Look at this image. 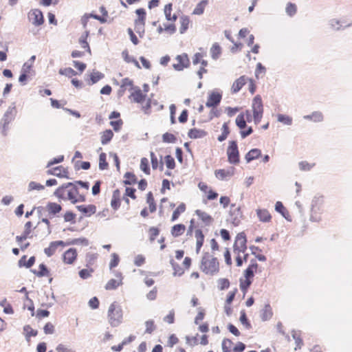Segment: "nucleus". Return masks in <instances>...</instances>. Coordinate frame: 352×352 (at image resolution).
Listing matches in <instances>:
<instances>
[{
    "label": "nucleus",
    "instance_id": "8",
    "mask_svg": "<svg viewBox=\"0 0 352 352\" xmlns=\"http://www.w3.org/2000/svg\"><path fill=\"white\" fill-rule=\"evenodd\" d=\"M246 242L247 240L245 234L243 232L239 233L234 244V252L243 253L247 249Z\"/></svg>",
    "mask_w": 352,
    "mask_h": 352
},
{
    "label": "nucleus",
    "instance_id": "51",
    "mask_svg": "<svg viewBox=\"0 0 352 352\" xmlns=\"http://www.w3.org/2000/svg\"><path fill=\"white\" fill-rule=\"evenodd\" d=\"M162 140L166 143H175L177 140V138L172 133H165L162 135Z\"/></svg>",
    "mask_w": 352,
    "mask_h": 352
},
{
    "label": "nucleus",
    "instance_id": "31",
    "mask_svg": "<svg viewBox=\"0 0 352 352\" xmlns=\"http://www.w3.org/2000/svg\"><path fill=\"white\" fill-rule=\"evenodd\" d=\"M277 120L278 122H281L287 126L292 125L293 122L292 117L287 115L280 113L277 115Z\"/></svg>",
    "mask_w": 352,
    "mask_h": 352
},
{
    "label": "nucleus",
    "instance_id": "64",
    "mask_svg": "<svg viewBox=\"0 0 352 352\" xmlns=\"http://www.w3.org/2000/svg\"><path fill=\"white\" fill-rule=\"evenodd\" d=\"M57 352H74L72 349L67 347L65 345L60 344L56 349Z\"/></svg>",
    "mask_w": 352,
    "mask_h": 352
},
{
    "label": "nucleus",
    "instance_id": "14",
    "mask_svg": "<svg viewBox=\"0 0 352 352\" xmlns=\"http://www.w3.org/2000/svg\"><path fill=\"white\" fill-rule=\"evenodd\" d=\"M248 80L249 78L245 76L239 77L234 82L231 88L232 92L235 94L239 91Z\"/></svg>",
    "mask_w": 352,
    "mask_h": 352
},
{
    "label": "nucleus",
    "instance_id": "13",
    "mask_svg": "<svg viewBox=\"0 0 352 352\" xmlns=\"http://www.w3.org/2000/svg\"><path fill=\"white\" fill-rule=\"evenodd\" d=\"M234 168L233 167H230V168L226 169H219L216 170L214 172L215 176L217 178L221 180L226 179L232 177L234 175Z\"/></svg>",
    "mask_w": 352,
    "mask_h": 352
},
{
    "label": "nucleus",
    "instance_id": "20",
    "mask_svg": "<svg viewBox=\"0 0 352 352\" xmlns=\"http://www.w3.org/2000/svg\"><path fill=\"white\" fill-rule=\"evenodd\" d=\"M116 276L118 277L119 279L109 280L105 285L106 289H107V290L115 289L122 283L121 274H116Z\"/></svg>",
    "mask_w": 352,
    "mask_h": 352
},
{
    "label": "nucleus",
    "instance_id": "1",
    "mask_svg": "<svg viewBox=\"0 0 352 352\" xmlns=\"http://www.w3.org/2000/svg\"><path fill=\"white\" fill-rule=\"evenodd\" d=\"M78 194V190L76 184L72 182H69L63 184L58 188L54 192V195L59 199L63 200H69L72 204L78 202L76 195Z\"/></svg>",
    "mask_w": 352,
    "mask_h": 352
},
{
    "label": "nucleus",
    "instance_id": "40",
    "mask_svg": "<svg viewBox=\"0 0 352 352\" xmlns=\"http://www.w3.org/2000/svg\"><path fill=\"white\" fill-rule=\"evenodd\" d=\"M58 73L60 75L71 78L77 74V72L71 67L60 69Z\"/></svg>",
    "mask_w": 352,
    "mask_h": 352
},
{
    "label": "nucleus",
    "instance_id": "9",
    "mask_svg": "<svg viewBox=\"0 0 352 352\" xmlns=\"http://www.w3.org/2000/svg\"><path fill=\"white\" fill-rule=\"evenodd\" d=\"M29 21L35 26L41 25L43 23V15L41 10L34 9L28 13Z\"/></svg>",
    "mask_w": 352,
    "mask_h": 352
},
{
    "label": "nucleus",
    "instance_id": "42",
    "mask_svg": "<svg viewBox=\"0 0 352 352\" xmlns=\"http://www.w3.org/2000/svg\"><path fill=\"white\" fill-rule=\"evenodd\" d=\"M144 20L143 17H138V19L135 20V31L138 33L144 32Z\"/></svg>",
    "mask_w": 352,
    "mask_h": 352
},
{
    "label": "nucleus",
    "instance_id": "43",
    "mask_svg": "<svg viewBox=\"0 0 352 352\" xmlns=\"http://www.w3.org/2000/svg\"><path fill=\"white\" fill-rule=\"evenodd\" d=\"M39 269V271L32 270V272L38 277H42L48 275L49 271L45 265H44L43 263L40 264Z\"/></svg>",
    "mask_w": 352,
    "mask_h": 352
},
{
    "label": "nucleus",
    "instance_id": "58",
    "mask_svg": "<svg viewBox=\"0 0 352 352\" xmlns=\"http://www.w3.org/2000/svg\"><path fill=\"white\" fill-rule=\"evenodd\" d=\"M172 3H168L164 7V14L167 21H171Z\"/></svg>",
    "mask_w": 352,
    "mask_h": 352
},
{
    "label": "nucleus",
    "instance_id": "54",
    "mask_svg": "<svg viewBox=\"0 0 352 352\" xmlns=\"http://www.w3.org/2000/svg\"><path fill=\"white\" fill-rule=\"evenodd\" d=\"M56 249H57V248H56L54 242L53 241V242L50 243L48 248H45L44 252L45 253V254L47 256H51L54 254Z\"/></svg>",
    "mask_w": 352,
    "mask_h": 352
},
{
    "label": "nucleus",
    "instance_id": "45",
    "mask_svg": "<svg viewBox=\"0 0 352 352\" xmlns=\"http://www.w3.org/2000/svg\"><path fill=\"white\" fill-rule=\"evenodd\" d=\"M103 77H104V74H102L101 72H98V71L94 72L90 75L91 83H89V85H94V84L96 83L100 79H102Z\"/></svg>",
    "mask_w": 352,
    "mask_h": 352
},
{
    "label": "nucleus",
    "instance_id": "63",
    "mask_svg": "<svg viewBox=\"0 0 352 352\" xmlns=\"http://www.w3.org/2000/svg\"><path fill=\"white\" fill-rule=\"evenodd\" d=\"M219 285L220 289L223 290L229 287L230 282L226 278H220L219 280Z\"/></svg>",
    "mask_w": 352,
    "mask_h": 352
},
{
    "label": "nucleus",
    "instance_id": "15",
    "mask_svg": "<svg viewBox=\"0 0 352 352\" xmlns=\"http://www.w3.org/2000/svg\"><path fill=\"white\" fill-rule=\"evenodd\" d=\"M76 250L74 248H70L64 253L63 261L67 264H72L76 260Z\"/></svg>",
    "mask_w": 352,
    "mask_h": 352
},
{
    "label": "nucleus",
    "instance_id": "49",
    "mask_svg": "<svg viewBox=\"0 0 352 352\" xmlns=\"http://www.w3.org/2000/svg\"><path fill=\"white\" fill-rule=\"evenodd\" d=\"M232 345L233 342L230 339H224L221 344L223 352H232Z\"/></svg>",
    "mask_w": 352,
    "mask_h": 352
},
{
    "label": "nucleus",
    "instance_id": "28",
    "mask_svg": "<svg viewBox=\"0 0 352 352\" xmlns=\"http://www.w3.org/2000/svg\"><path fill=\"white\" fill-rule=\"evenodd\" d=\"M113 136V133L111 129L104 131L101 135V143L103 145L108 144Z\"/></svg>",
    "mask_w": 352,
    "mask_h": 352
},
{
    "label": "nucleus",
    "instance_id": "50",
    "mask_svg": "<svg viewBox=\"0 0 352 352\" xmlns=\"http://www.w3.org/2000/svg\"><path fill=\"white\" fill-rule=\"evenodd\" d=\"M236 124L239 129H244L246 126V121L244 118V114L241 113L237 116L236 118Z\"/></svg>",
    "mask_w": 352,
    "mask_h": 352
},
{
    "label": "nucleus",
    "instance_id": "32",
    "mask_svg": "<svg viewBox=\"0 0 352 352\" xmlns=\"http://www.w3.org/2000/svg\"><path fill=\"white\" fill-rule=\"evenodd\" d=\"M89 35V32H85L83 34H82L79 38V43L80 44L82 48L87 49V51L91 54V50L89 45L87 41V38Z\"/></svg>",
    "mask_w": 352,
    "mask_h": 352
},
{
    "label": "nucleus",
    "instance_id": "35",
    "mask_svg": "<svg viewBox=\"0 0 352 352\" xmlns=\"http://www.w3.org/2000/svg\"><path fill=\"white\" fill-rule=\"evenodd\" d=\"M62 168H63L62 166H57V167L53 168L52 170H49L47 171V173L49 175H55L58 177H67L65 175L66 171L65 170H63V172H62Z\"/></svg>",
    "mask_w": 352,
    "mask_h": 352
},
{
    "label": "nucleus",
    "instance_id": "19",
    "mask_svg": "<svg viewBox=\"0 0 352 352\" xmlns=\"http://www.w3.org/2000/svg\"><path fill=\"white\" fill-rule=\"evenodd\" d=\"M261 155V151L258 148L251 149L245 156L247 163L258 158Z\"/></svg>",
    "mask_w": 352,
    "mask_h": 352
},
{
    "label": "nucleus",
    "instance_id": "10",
    "mask_svg": "<svg viewBox=\"0 0 352 352\" xmlns=\"http://www.w3.org/2000/svg\"><path fill=\"white\" fill-rule=\"evenodd\" d=\"M177 63L173 64V68L177 71H182L187 67L189 64V59L186 54L177 55L176 57Z\"/></svg>",
    "mask_w": 352,
    "mask_h": 352
},
{
    "label": "nucleus",
    "instance_id": "44",
    "mask_svg": "<svg viewBox=\"0 0 352 352\" xmlns=\"http://www.w3.org/2000/svg\"><path fill=\"white\" fill-rule=\"evenodd\" d=\"M47 208L49 212L53 214H55L61 210V206L56 203H49Z\"/></svg>",
    "mask_w": 352,
    "mask_h": 352
},
{
    "label": "nucleus",
    "instance_id": "27",
    "mask_svg": "<svg viewBox=\"0 0 352 352\" xmlns=\"http://www.w3.org/2000/svg\"><path fill=\"white\" fill-rule=\"evenodd\" d=\"M186 230V226L184 224L175 225L171 229V234L173 236L177 237L182 235Z\"/></svg>",
    "mask_w": 352,
    "mask_h": 352
},
{
    "label": "nucleus",
    "instance_id": "4",
    "mask_svg": "<svg viewBox=\"0 0 352 352\" xmlns=\"http://www.w3.org/2000/svg\"><path fill=\"white\" fill-rule=\"evenodd\" d=\"M200 267L205 274L214 275L219 272V262L212 255L206 253L202 257Z\"/></svg>",
    "mask_w": 352,
    "mask_h": 352
},
{
    "label": "nucleus",
    "instance_id": "33",
    "mask_svg": "<svg viewBox=\"0 0 352 352\" xmlns=\"http://www.w3.org/2000/svg\"><path fill=\"white\" fill-rule=\"evenodd\" d=\"M208 4V0L201 1L195 7L193 10V14L200 15L204 13L206 6Z\"/></svg>",
    "mask_w": 352,
    "mask_h": 352
},
{
    "label": "nucleus",
    "instance_id": "56",
    "mask_svg": "<svg viewBox=\"0 0 352 352\" xmlns=\"http://www.w3.org/2000/svg\"><path fill=\"white\" fill-rule=\"evenodd\" d=\"M240 322L244 325L245 326V327L247 329H250L251 327V324L250 323L248 322V320L247 318V316H246V314H245V311H241V316H240Z\"/></svg>",
    "mask_w": 352,
    "mask_h": 352
},
{
    "label": "nucleus",
    "instance_id": "52",
    "mask_svg": "<svg viewBox=\"0 0 352 352\" xmlns=\"http://www.w3.org/2000/svg\"><path fill=\"white\" fill-rule=\"evenodd\" d=\"M108 163L106 162V154L102 153L99 156V168L100 170H104L107 168Z\"/></svg>",
    "mask_w": 352,
    "mask_h": 352
},
{
    "label": "nucleus",
    "instance_id": "2",
    "mask_svg": "<svg viewBox=\"0 0 352 352\" xmlns=\"http://www.w3.org/2000/svg\"><path fill=\"white\" fill-rule=\"evenodd\" d=\"M17 113L15 102H12L7 109L0 120V131L3 137L8 134L9 124L15 119Z\"/></svg>",
    "mask_w": 352,
    "mask_h": 352
},
{
    "label": "nucleus",
    "instance_id": "29",
    "mask_svg": "<svg viewBox=\"0 0 352 352\" xmlns=\"http://www.w3.org/2000/svg\"><path fill=\"white\" fill-rule=\"evenodd\" d=\"M272 316V308L269 304L265 305L264 309L262 310L261 319L263 321H266L271 318Z\"/></svg>",
    "mask_w": 352,
    "mask_h": 352
},
{
    "label": "nucleus",
    "instance_id": "53",
    "mask_svg": "<svg viewBox=\"0 0 352 352\" xmlns=\"http://www.w3.org/2000/svg\"><path fill=\"white\" fill-rule=\"evenodd\" d=\"M140 168L146 174L148 175L150 173V168L148 166V161L146 158H145V157L142 158L141 163H140Z\"/></svg>",
    "mask_w": 352,
    "mask_h": 352
},
{
    "label": "nucleus",
    "instance_id": "6",
    "mask_svg": "<svg viewBox=\"0 0 352 352\" xmlns=\"http://www.w3.org/2000/svg\"><path fill=\"white\" fill-rule=\"evenodd\" d=\"M252 107L254 121L255 122H259L262 118L263 111L262 100L259 95L256 96L253 99Z\"/></svg>",
    "mask_w": 352,
    "mask_h": 352
},
{
    "label": "nucleus",
    "instance_id": "24",
    "mask_svg": "<svg viewBox=\"0 0 352 352\" xmlns=\"http://www.w3.org/2000/svg\"><path fill=\"white\" fill-rule=\"evenodd\" d=\"M256 214L261 221L269 222L271 219L270 212L265 209H258L256 210Z\"/></svg>",
    "mask_w": 352,
    "mask_h": 352
},
{
    "label": "nucleus",
    "instance_id": "48",
    "mask_svg": "<svg viewBox=\"0 0 352 352\" xmlns=\"http://www.w3.org/2000/svg\"><path fill=\"white\" fill-rule=\"evenodd\" d=\"M222 131H223L222 134L218 137V140L219 142L224 141L227 138L228 134L230 133V130H229V128L228 126V123L225 122L223 124Z\"/></svg>",
    "mask_w": 352,
    "mask_h": 352
},
{
    "label": "nucleus",
    "instance_id": "3",
    "mask_svg": "<svg viewBox=\"0 0 352 352\" xmlns=\"http://www.w3.org/2000/svg\"><path fill=\"white\" fill-rule=\"evenodd\" d=\"M109 323L111 327H118L123 319V312L121 306L116 302L110 305L107 311Z\"/></svg>",
    "mask_w": 352,
    "mask_h": 352
},
{
    "label": "nucleus",
    "instance_id": "55",
    "mask_svg": "<svg viewBox=\"0 0 352 352\" xmlns=\"http://www.w3.org/2000/svg\"><path fill=\"white\" fill-rule=\"evenodd\" d=\"M43 189H44V186H43L40 184L36 183L35 182H30L28 186V191H32L34 190H41Z\"/></svg>",
    "mask_w": 352,
    "mask_h": 352
},
{
    "label": "nucleus",
    "instance_id": "34",
    "mask_svg": "<svg viewBox=\"0 0 352 352\" xmlns=\"http://www.w3.org/2000/svg\"><path fill=\"white\" fill-rule=\"evenodd\" d=\"M66 245H81L87 246L89 245V241L85 238L74 239L66 241Z\"/></svg>",
    "mask_w": 352,
    "mask_h": 352
},
{
    "label": "nucleus",
    "instance_id": "60",
    "mask_svg": "<svg viewBox=\"0 0 352 352\" xmlns=\"http://www.w3.org/2000/svg\"><path fill=\"white\" fill-rule=\"evenodd\" d=\"M252 283L251 280L246 279L245 280H243L242 279L240 280V288L243 292H245L246 290L248 289V287L250 286Z\"/></svg>",
    "mask_w": 352,
    "mask_h": 352
},
{
    "label": "nucleus",
    "instance_id": "26",
    "mask_svg": "<svg viewBox=\"0 0 352 352\" xmlns=\"http://www.w3.org/2000/svg\"><path fill=\"white\" fill-rule=\"evenodd\" d=\"M195 237L197 239L196 251H197V253H199V250L201 249V246L203 245V243H204V236L202 233V231L200 230H197L195 231Z\"/></svg>",
    "mask_w": 352,
    "mask_h": 352
},
{
    "label": "nucleus",
    "instance_id": "39",
    "mask_svg": "<svg viewBox=\"0 0 352 352\" xmlns=\"http://www.w3.org/2000/svg\"><path fill=\"white\" fill-rule=\"evenodd\" d=\"M189 22L190 21L188 16H183L180 18L181 28L179 29V32L181 34L184 33L187 30Z\"/></svg>",
    "mask_w": 352,
    "mask_h": 352
},
{
    "label": "nucleus",
    "instance_id": "37",
    "mask_svg": "<svg viewBox=\"0 0 352 352\" xmlns=\"http://www.w3.org/2000/svg\"><path fill=\"white\" fill-rule=\"evenodd\" d=\"M124 177L126 179L124 181V183L126 185L134 184L137 182V178L135 175L132 173L127 172L124 174Z\"/></svg>",
    "mask_w": 352,
    "mask_h": 352
},
{
    "label": "nucleus",
    "instance_id": "23",
    "mask_svg": "<svg viewBox=\"0 0 352 352\" xmlns=\"http://www.w3.org/2000/svg\"><path fill=\"white\" fill-rule=\"evenodd\" d=\"M329 24L331 28H332L333 30H336V31H338L341 29H344L346 28H348V27H350L352 25V23H349L342 27V25L341 24V21L336 19H331L329 21Z\"/></svg>",
    "mask_w": 352,
    "mask_h": 352
},
{
    "label": "nucleus",
    "instance_id": "41",
    "mask_svg": "<svg viewBox=\"0 0 352 352\" xmlns=\"http://www.w3.org/2000/svg\"><path fill=\"white\" fill-rule=\"evenodd\" d=\"M146 202L149 205V210L151 212H154L156 210V206L155 204L154 198L151 192L147 194Z\"/></svg>",
    "mask_w": 352,
    "mask_h": 352
},
{
    "label": "nucleus",
    "instance_id": "38",
    "mask_svg": "<svg viewBox=\"0 0 352 352\" xmlns=\"http://www.w3.org/2000/svg\"><path fill=\"white\" fill-rule=\"evenodd\" d=\"M285 12L289 16H294L297 12L296 5L295 3L289 2L286 6Z\"/></svg>",
    "mask_w": 352,
    "mask_h": 352
},
{
    "label": "nucleus",
    "instance_id": "46",
    "mask_svg": "<svg viewBox=\"0 0 352 352\" xmlns=\"http://www.w3.org/2000/svg\"><path fill=\"white\" fill-rule=\"evenodd\" d=\"M315 165V164H310L307 161H301L298 163L299 169L302 171H309Z\"/></svg>",
    "mask_w": 352,
    "mask_h": 352
},
{
    "label": "nucleus",
    "instance_id": "21",
    "mask_svg": "<svg viewBox=\"0 0 352 352\" xmlns=\"http://www.w3.org/2000/svg\"><path fill=\"white\" fill-rule=\"evenodd\" d=\"M76 208L80 212L88 215H91L94 214L96 211V208L94 205H80L77 206Z\"/></svg>",
    "mask_w": 352,
    "mask_h": 352
},
{
    "label": "nucleus",
    "instance_id": "7",
    "mask_svg": "<svg viewBox=\"0 0 352 352\" xmlns=\"http://www.w3.org/2000/svg\"><path fill=\"white\" fill-rule=\"evenodd\" d=\"M323 204L322 196H315L311 201V212L310 220L312 221L318 222L320 221V218L314 217V214L320 211V207Z\"/></svg>",
    "mask_w": 352,
    "mask_h": 352
},
{
    "label": "nucleus",
    "instance_id": "5",
    "mask_svg": "<svg viewBox=\"0 0 352 352\" xmlns=\"http://www.w3.org/2000/svg\"><path fill=\"white\" fill-rule=\"evenodd\" d=\"M228 162L230 164H237L239 162V153L236 141H231L227 149Z\"/></svg>",
    "mask_w": 352,
    "mask_h": 352
},
{
    "label": "nucleus",
    "instance_id": "11",
    "mask_svg": "<svg viewBox=\"0 0 352 352\" xmlns=\"http://www.w3.org/2000/svg\"><path fill=\"white\" fill-rule=\"evenodd\" d=\"M230 213V221L234 226H237L239 224L241 218L240 208L239 207H235V204H232Z\"/></svg>",
    "mask_w": 352,
    "mask_h": 352
},
{
    "label": "nucleus",
    "instance_id": "47",
    "mask_svg": "<svg viewBox=\"0 0 352 352\" xmlns=\"http://www.w3.org/2000/svg\"><path fill=\"white\" fill-rule=\"evenodd\" d=\"M170 264L174 270L173 276H181L184 274L183 269L179 266V264H177L173 259L170 260Z\"/></svg>",
    "mask_w": 352,
    "mask_h": 352
},
{
    "label": "nucleus",
    "instance_id": "36",
    "mask_svg": "<svg viewBox=\"0 0 352 352\" xmlns=\"http://www.w3.org/2000/svg\"><path fill=\"white\" fill-rule=\"evenodd\" d=\"M186 210V206L184 204L182 203L177 208L174 210L172 215V221H175L177 220L180 215V214L183 213Z\"/></svg>",
    "mask_w": 352,
    "mask_h": 352
},
{
    "label": "nucleus",
    "instance_id": "16",
    "mask_svg": "<svg viewBox=\"0 0 352 352\" xmlns=\"http://www.w3.org/2000/svg\"><path fill=\"white\" fill-rule=\"evenodd\" d=\"M133 90V91L131 93L130 98H132L135 102H142L145 99L146 95L142 93L141 89L138 87H135Z\"/></svg>",
    "mask_w": 352,
    "mask_h": 352
},
{
    "label": "nucleus",
    "instance_id": "57",
    "mask_svg": "<svg viewBox=\"0 0 352 352\" xmlns=\"http://www.w3.org/2000/svg\"><path fill=\"white\" fill-rule=\"evenodd\" d=\"M165 163L168 168L173 169L175 168V160L170 155H166L165 157Z\"/></svg>",
    "mask_w": 352,
    "mask_h": 352
},
{
    "label": "nucleus",
    "instance_id": "30",
    "mask_svg": "<svg viewBox=\"0 0 352 352\" xmlns=\"http://www.w3.org/2000/svg\"><path fill=\"white\" fill-rule=\"evenodd\" d=\"M120 191L116 190L113 191L111 206L114 210H117L120 207Z\"/></svg>",
    "mask_w": 352,
    "mask_h": 352
},
{
    "label": "nucleus",
    "instance_id": "12",
    "mask_svg": "<svg viewBox=\"0 0 352 352\" xmlns=\"http://www.w3.org/2000/svg\"><path fill=\"white\" fill-rule=\"evenodd\" d=\"M221 100V94L218 92L213 91L209 95L206 105L208 107H216L220 103Z\"/></svg>",
    "mask_w": 352,
    "mask_h": 352
},
{
    "label": "nucleus",
    "instance_id": "17",
    "mask_svg": "<svg viewBox=\"0 0 352 352\" xmlns=\"http://www.w3.org/2000/svg\"><path fill=\"white\" fill-rule=\"evenodd\" d=\"M206 135L207 133L205 131L195 128L190 129L188 133V137L192 139L203 138Z\"/></svg>",
    "mask_w": 352,
    "mask_h": 352
},
{
    "label": "nucleus",
    "instance_id": "18",
    "mask_svg": "<svg viewBox=\"0 0 352 352\" xmlns=\"http://www.w3.org/2000/svg\"><path fill=\"white\" fill-rule=\"evenodd\" d=\"M303 118L305 120H312L315 122H320L323 121L324 116L322 112L316 111H314L310 115L304 116Z\"/></svg>",
    "mask_w": 352,
    "mask_h": 352
},
{
    "label": "nucleus",
    "instance_id": "22",
    "mask_svg": "<svg viewBox=\"0 0 352 352\" xmlns=\"http://www.w3.org/2000/svg\"><path fill=\"white\" fill-rule=\"evenodd\" d=\"M195 213L206 226H208L212 223L213 219L211 217V216L207 214L206 212H203L200 210H197L195 211Z\"/></svg>",
    "mask_w": 352,
    "mask_h": 352
},
{
    "label": "nucleus",
    "instance_id": "25",
    "mask_svg": "<svg viewBox=\"0 0 352 352\" xmlns=\"http://www.w3.org/2000/svg\"><path fill=\"white\" fill-rule=\"evenodd\" d=\"M210 53L212 59L217 60L221 54V47L218 43H215L211 47Z\"/></svg>",
    "mask_w": 352,
    "mask_h": 352
},
{
    "label": "nucleus",
    "instance_id": "61",
    "mask_svg": "<svg viewBox=\"0 0 352 352\" xmlns=\"http://www.w3.org/2000/svg\"><path fill=\"white\" fill-rule=\"evenodd\" d=\"M145 325H146L145 332L147 333H151L155 329V327L154 325V322L152 320H147L145 322Z\"/></svg>",
    "mask_w": 352,
    "mask_h": 352
},
{
    "label": "nucleus",
    "instance_id": "62",
    "mask_svg": "<svg viewBox=\"0 0 352 352\" xmlns=\"http://www.w3.org/2000/svg\"><path fill=\"white\" fill-rule=\"evenodd\" d=\"M130 87L131 89L133 90L135 87H133V83L131 80L128 78H123L122 80L121 88Z\"/></svg>",
    "mask_w": 352,
    "mask_h": 352
},
{
    "label": "nucleus",
    "instance_id": "59",
    "mask_svg": "<svg viewBox=\"0 0 352 352\" xmlns=\"http://www.w3.org/2000/svg\"><path fill=\"white\" fill-rule=\"evenodd\" d=\"M111 257L112 258L109 263V267L111 270L113 267H116L118 265L120 261L118 255L116 253H113L111 254Z\"/></svg>",
    "mask_w": 352,
    "mask_h": 352
}]
</instances>
